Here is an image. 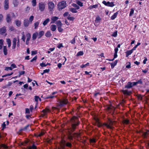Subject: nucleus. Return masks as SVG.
I'll return each instance as SVG.
<instances>
[{"mask_svg": "<svg viewBox=\"0 0 149 149\" xmlns=\"http://www.w3.org/2000/svg\"><path fill=\"white\" fill-rule=\"evenodd\" d=\"M70 122L71 127L70 128V130L71 132L68 136V139L70 141H72L73 140V135H72V133L75 131L76 127L79 125L80 121L76 116H73L71 118Z\"/></svg>", "mask_w": 149, "mask_h": 149, "instance_id": "1", "label": "nucleus"}, {"mask_svg": "<svg viewBox=\"0 0 149 149\" xmlns=\"http://www.w3.org/2000/svg\"><path fill=\"white\" fill-rule=\"evenodd\" d=\"M96 123L95 124L98 127H106L107 128L109 129H112V125L113 124V121L110 118H108V120L107 123H100L99 121V120L98 118L96 119Z\"/></svg>", "mask_w": 149, "mask_h": 149, "instance_id": "2", "label": "nucleus"}, {"mask_svg": "<svg viewBox=\"0 0 149 149\" xmlns=\"http://www.w3.org/2000/svg\"><path fill=\"white\" fill-rule=\"evenodd\" d=\"M66 6L67 3L66 1H63L58 3L57 6V7L58 10L59 11H61L65 8Z\"/></svg>", "mask_w": 149, "mask_h": 149, "instance_id": "3", "label": "nucleus"}, {"mask_svg": "<svg viewBox=\"0 0 149 149\" xmlns=\"http://www.w3.org/2000/svg\"><path fill=\"white\" fill-rule=\"evenodd\" d=\"M46 3L45 2H41L38 4L39 10L41 12L44 11L45 9Z\"/></svg>", "mask_w": 149, "mask_h": 149, "instance_id": "4", "label": "nucleus"}, {"mask_svg": "<svg viewBox=\"0 0 149 149\" xmlns=\"http://www.w3.org/2000/svg\"><path fill=\"white\" fill-rule=\"evenodd\" d=\"M47 5L49 11L50 12L52 11L55 7L54 3L50 1L48 3Z\"/></svg>", "mask_w": 149, "mask_h": 149, "instance_id": "5", "label": "nucleus"}, {"mask_svg": "<svg viewBox=\"0 0 149 149\" xmlns=\"http://www.w3.org/2000/svg\"><path fill=\"white\" fill-rule=\"evenodd\" d=\"M102 3L105 6L108 7H113L114 6L113 2H110L108 1L106 2L104 0L102 2Z\"/></svg>", "mask_w": 149, "mask_h": 149, "instance_id": "6", "label": "nucleus"}, {"mask_svg": "<svg viewBox=\"0 0 149 149\" xmlns=\"http://www.w3.org/2000/svg\"><path fill=\"white\" fill-rule=\"evenodd\" d=\"M51 111L50 109L47 108H46L45 109H43L41 112L43 113V114H41L42 117H43L46 116L48 112H49Z\"/></svg>", "mask_w": 149, "mask_h": 149, "instance_id": "7", "label": "nucleus"}, {"mask_svg": "<svg viewBox=\"0 0 149 149\" xmlns=\"http://www.w3.org/2000/svg\"><path fill=\"white\" fill-rule=\"evenodd\" d=\"M129 123V120L127 119H126L122 115V124L123 123L124 124H128Z\"/></svg>", "mask_w": 149, "mask_h": 149, "instance_id": "8", "label": "nucleus"}, {"mask_svg": "<svg viewBox=\"0 0 149 149\" xmlns=\"http://www.w3.org/2000/svg\"><path fill=\"white\" fill-rule=\"evenodd\" d=\"M115 110V107L112 106L111 105L109 106L107 108V110L110 112L111 113H114Z\"/></svg>", "mask_w": 149, "mask_h": 149, "instance_id": "9", "label": "nucleus"}, {"mask_svg": "<svg viewBox=\"0 0 149 149\" xmlns=\"http://www.w3.org/2000/svg\"><path fill=\"white\" fill-rule=\"evenodd\" d=\"M68 102V101L66 99H63L62 100H61L59 102L60 105L61 106H63L67 104Z\"/></svg>", "mask_w": 149, "mask_h": 149, "instance_id": "10", "label": "nucleus"}, {"mask_svg": "<svg viewBox=\"0 0 149 149\" xmlns=\"http://www.w3.org/2000/svg\"><path fill=\"white\" fill-rule=\"evenodd\" d=\"M57 93V91H55L54 92H52V95H49L48 96H47V97H44V98L45 99H48L49 98H51L52 99L54 98L55 97V96L54 95V94H56Z\"/></svg>", "mask_w": 149, "mask_h": 149, "instance_id": "11", "label": "nucleus"}, {"mask_svg": "<svg viewBox=\"0 0 149 149\" xmlns=\"http://www.w3.org/2000/svg\"><path fill=\"white\" fill-rule=\"evenodd\" d=\"M122 93H123L125 95H129L132 93V91L127 90H122Z\"/></svg>", "mask_w": 149, "mask_h": 149, "instance_id": "12", "label": "nucleus"}, {"mask_svg": "<svg viewBox=\"0 0 149 149\" xmlns=\"http://www.w3.org/2000/svg\"><path fill=\"white\" fill-rule=\"evenodd\" d=\"M66 143V141L65 140L63 139H62L61 142L62 149H65V145Z\"/></svg>", "mask_w": 149, "mask_h": 149, "instance_id": "13", "label": "nucleus"}, {"mask_svg": "<svg viewBox=\"0 0 149 149\" xmlns=\"http://www.w3.org/2000/svg\"><path fill=\"white\" fill-rule=\"evenodd\" d=\"M29 22L27 19H25L24 21V26L27 27L29 25Z\"/></svg>", "mask_w": 149, "mask_h": 149, "instance_id": "14", "label": "nucleus"}, {"mask_svg": "<svg viewBox=\"0 0 149 149\" xmlns=\"http://www.w3.org/2000/svg\"><path fill=\"white\" fill-rule=\"evenodd\" d=\"M6 27L5 26L3 27L0 29V34L3 35L6 32Z\"/></svg>", "mask_w": 149, "mask_h": 149, "instance_id": "15", "label": "nucleus"}, {"mask_svg": "<svg viewBox=\"0 0 149 149\" xmlns=\"http://www.w3.org/2000/svg\"><path fill=\"white\" fill-rule=\"evenodd\" d=\"M58 19V17L57 16H53L51 18V24L54 23Z\"/></svg>", "mask_w": 149, "mask_h": 149, "instance_id": "16", "label": "nucleus"}, {"mask_svg": "<svg viewBox=\"0 0 149 149\" xmlns=\"http://www.w3.org/2000/svg\"><path fill=\"white\" fill-rule=\"evenodd\" d=\"M6 20L7 22L8 23H10L11 21V16L10 14H9L7 15Z\"/></svg>", "mask_w": 149, "mask_h": 149, "instance_id": "17", "label": "nucleus"}, {"mask_svg": "<svg viewBox=\"0 0 149 149\" xmlns=\"http://www.w3.org/2000/svg\"><path fill=\"white\" fill-rule=\"evenodd\" d=\"M45 33V32L43 31H41L39 32L38 34V39H40L42 36H43Z\"/></svg>", "mask_w": 149, "mask_h": 149, "instance_id": "18", "label": "nucleus"}, {"mask_svg": "<svg viewBox=\"0 0 149 149\" xmlns=\"http://www.w3.org/2000/svg\"><path fill=\"white\" fill-rule=\"evenodd\" d=\"M38 33L36 31L35 33H33L32 35V40H35L36 39L38 36Z\"/></svg>", "mask_w": 149, "mask_h": 149, "instance_id": "19", "label": "nucleus"}, {"mask_svg": "<svg viewBox=\"0 0 149 149\" xmlns=\"http://www.w3.org/2000/svg\"><path fill=\"white\" fill-rule=\"evenodd\" d=\"M132 87V82L130 81H129L128 82L127 84L125 86V88H130Z\"/></svg>", "mask_w": 149, "mask_h": 149, "instance_id": "20", "label": "nucleus"}, {"mask_svg": "<svg viewBox=\"0 0 149 149\" xmlns=\"http://www.w3.org/2000/svg\"><path fill=\"white\" fill-rule=\"evenodd\" d=\"M27 149H37V148L34 142L32 146H29L27 147Z\"/></svg>", "mask_w": 149, "mask_h": 149, "instance_id": "21", "label": "nucleus"}, {"mask_svg": "<svg viewBox=\"0 0 149 149\" xmlns=\"http://www.w3.org/2000/svg\"><path fill=\"white\" fill-rule=\"evenodd\" d=\"M50 30L52 31H55L56 29V26L54 24L52 25L50 27Z\"/></svg>", "mask_w": 149, "mask_h": 149, "instance_id": "22", "label": "nucleus"}, {"mask_svg": "<svg viewBox=\"0 0 149 149\" xmlns=\"http://www.w3.org/2000/svg\"><path fill=\"white\" fill-rule=\"evenodd\" d=\"M15 22L16 25L18 27H19L20 26L21 24V22L18 19H16L15 20Z\"/></svg>", "mask_w": 149, "mask_h": 149, "instance_id": "23", "label": "nucleus"}, {"mask_svg": "<svg viewBox=\"0 0 149 149\" xmlns=\"http://www.w3.org/2000/svg\"><path fill=\"white\" fill-rule=\"evenodd\" d=\"M117 60H116L113 62H112L110 63L111 67L112 69L113 68L115 67V66L116 65L117 63Z\"/></svg>", "mask_w": 149, "mask_h": 149, "instance_id": "24", "label": "nucleus"}, {"mask_svg": "<svg viewBox=\"0 0 149 149\" xmlns=\"http://www.w3.org/2000/svg\"><path fill=\"white\" fill-rule=\"evenodd\" d=\"M29 124L26 125V126H25L24 128H20L19 130V131L21 132L22 131H25L27 130V128L29 127Z\"/></svg>", "mask_w": 149, "mask_h": 149, "instance_id": "25", "label": "nucleus"}, {"mask_svg": "<svg viewBox=\"0 0 149 149\" xmlns=\"http://www.w3.org/2000/svg\"><path fill=\"white\" fill-rule=\"evenodd\" d=\"M133 51L131 49L130 50H127L126 52V57H127L129 55L131 54L133 52Z\"/></svg>", "mask_w": 149, "mask_h": 149, "instance_id": "26", "label": "nucleus"}, {"mask_svg": "<svg viewBox=\"0 0 149 149\" xmlns=\"http://www.w3.org/2000/svg\"><path fill=\"white\" fill-rule=\"evenodd\" d=\"M52 36L50 31H47L45 34V36L47 38H49Z\"/></svg>", "mask_w": 149, "mask_h": 149, "instance_id": "27", "label": "nucleus"}, {"mask_svg": "<svg viewBox=\"0 0 149 149\" xmlns=\"http://www.w3.org/2000/svg\"><path fill=\"white\" fill-rule=\"evenodd\" d=\"M7 49L6 46H3V52L5 55H6L7 54Z\"/></svg>", "mask_w": 149, "mask_h": 149, "instance_id": "28", "label": "nucleus"}, {"mask_svg": "<svg viewBox=\"0 0 149 149\" xmlns=\"http://www.w3.org/2000/svg\"><path fill=\"white\" fill-rule=\"evenodd\" d=\"M116 104V108L118 109H120V105L121 104V101L120 100L118 101L117 100Z\"/></svg>", "mask_w": 149, "mask_h": 149, "instance_id": "29", "label": "nucleus"}, {"mask_svg": "<svg viewBox=\"0 0 149 149\" xmlns=\"http://www.w3.org/2000/svg\"><path fill=\"white\" fill-rule=\"evenodd\" d=\"M76 3L78 5V6H79L80 7H82L83 6V3L81 2L79 0H76Z\"/></svg>", "mask_w": 149, "mask_h": 149, "instance_id": "30", "label": "nucleus"}, {"mask_svg": "<svg viewBox=\"0 0 149 149\" xmlns=\"http://www.w3.org/2000/svg\"><path fill=\"white\" fill-rule=\"evenodd\" d=\"M118 51V49L117 48H115L114 49V58H116L117 57V53Z\"/></svg>", "mask_w": 149, "mask_h": 149, "instance_id": "31", "label": "nucleus"}, {"mask_svg": "<svg viewBox=\"0 0 149 149\" xmlns=\"http://www.w3.org/2000/svg\"><path fill=\"white\" fill-rule=\"evenodd\" d=\"M50 19L49 18H48L45 19L43 22V25L45 26L49 22Z\"/></svg>", "mask_w": 149, "mask_h": 149, "instance_id": "32", "label": "nucleus"}, {"mask_svg": "<svg viewBox=\"0 0 149 149\" xmlns=\"http://www.w3.org/2000/svg\"><path fill=\"white\" fill-rule=\"evenodd\" d=\"M65 146L68 147L70 148H71L72 146V144L70 142H67L65 144Z\"/></svg>", "mask_w": 149, "mask_h": 149, "instance_id": "33", "label": "nucleus"}, {"mask_svg": "<svg viewBox=\"0 0 149 149\" xmlns=\"http://www.w3.org/2000/svg\"><path fill=\"white\" fill-rule=\"evenodd\" d=\"M13 3L15 6L16 7L19 4V2L17 0H13Z\"/></svg>", "mask_w": 149, "mask_h": 149, "instance_id": "34", "label": "nucleus"}, {"mask_svg": "<svg viewBox=\"0 0 149 149\" xmlns=\"http://www.w3.org/2000/svg\"><path fill=\"white\" fill-rule=\"evenodd\" d=\"M40 22L39 21H37L35 22L34 24V29H37L39 24Z\"/></svg>", "mask_w": 149, "mask_h": 149, "instance_id": "35", "label": "nucleus"}, {"mask_svg": "<svg viewBox=\"0 0 149 149\" xmlns=\"http://www.w3.org/2000/svg\"><path fill=\"white\" fill-rule=\"evenodd\" d=\"M7 42L8 45V47H10L11 45V41L10 40L9 38L7 39Z\"/></svg>", "mask_w": 149, "mask_h": 149, "instance_id": "36", "label": "nucleus"}, {"mask_svg": "<svg viewBox=\"0 0 149 149\" xmlns=\"http://www.w3.org/2000/svg\"><path fill=\"white\" fill-rule=\"evenodd\" d=\"M56 24L57 26H62V23L61 22L60 20H58L56 22Z\"/></svg>", "mask_w": 149, "mask_h": 149, "instance_id": "37", "label": "nucleus"}, {"mask_svg": "<svg viewBox=\"0 0 149 149\" xmlns=\"http://www.w3.org/2000/svg\"><path fill=\"white\" fill-rule=\"evenodd\" d=\"M26 36L27 38L26 40L27 41H29L31 37V35L30 33H28L26 34Z\"/></svg>", "mask_w": 149, "mask_h": 149, "instance_id": "38", "label": "nucleus"}, {"mask_svg": "<svg viewBox=\"0 0 149 149\" xmlns=\"http://www.w3.org/2000/svg\"><path fill=\"white\" fill-rule=\"evenodd\" d=\"M117 12L115 13L113 15H112L111 17V20L114 19L117 17Z\"/></svg>", "mask_w": 149, "mask_h": 149, "instance_id": "39", "label": "nucleus"}, {"mask_svg": "<svg viewBox=\"0 0 149 149\" xmlns=\"http://www.w3.org/2000/svg\"><path fill=\"white\" fill-rule=\"evenodd\" d=\"M80 134L79 133H74L73 134V136L74 137L78 138L80 136Z\"/></svg>", "mask_w": 149, "mask_h": 149, "instance_id": "40", "label": "nucleus"}, {"mask_svg": "<svg viewBox=\"0 0 149 149\" xmlns=\"http://www.w3.org/2000/svg\"><path fill=\"white\" fill-rule=\"evenodd\" d=\"M72 6L73 7H74L77 10H78L80 8V7H79V6H78V5H77L76 4V3H73L72 4Z\"/></svg>", "mask_w": 149, "mask_h": 149, "instance_id": "41", "label": "nucleus"}, {"mask_svg": "<svg viewBox=\"0 0 149 149\" xmlns=\"http://www.w3.org/2000/svg\"><path fill=\"white\" fill-rule=\"evenodd\" d=\"M76 10V9L74 8H71L70 9V11L73 13H76L77 12V11Z\"/></svg>", "mask_w": 149, "mask_h": 149, "instance_id": "42", "label": "nucleus"}, {"mask_svg": "<svg viewBox=\"0 0 149 149\" xmlns=\"http://www.w3.org/2000/svg\"><path fill=\"white\" fill-rule=\"evenodd\" d=\"M98 6L97 4H95L93 5H91L89 7L90 9H91L93 8H96L98 7Z\"/></svg>", "mask_w": 149, "mask_h": 149, "instance_id": "43", "label": "nucleus"}, {"mask_svg": "<svg viewBox=\"0 0 149 149\" xmlns=\"http://www.w3.org/2000/svg\"><path fill=\"white\" fill-rule=\"evenodd\" d=\"M3 45V40L1 39L0 40V49L2 48V46Z\"/></svg>", "mask_w": 149, "mask_h": 149, "instance_id": "44", "label": "nucleus"}, {"mask_svg": "<svg viewBox=\"0 0 149 149\" xmlns=\"http://www.w3.org/2000/svg\"><path fill=\"white\" fill-rule=\"evenodd\" d=\"M101 19V18H100L99 16H98L97 17H96L95 19V22L96 23H98Z\"/></svg>", "mask_w": 149, "mask_h": 149, "instance_id": "45", "label": "nucleus"}, {"mask_svg": "<svg viewBox=\"0 0 149 149\" xmlns=\"http://www.w3.org/2000/svg\"><path fill=\"white\" fill-rule=\"evenodd\" d=\"M84 54V52L83 51H80L78 52L76 56H82Z\"/></svg>", "mask_w": 149, "mask_h": 149, "instance_id": "46", "label": "nucleus"}, {"mask_svg": "<svg viewBox=\"0 0 149 149\" xmlns=\"http://www.w3.org/2000/svg\"><path fill=\"white\" fill-rule=\"evenodd\" d=\"M126 68L128 69H129L131 68V63L130 62H128L126 63Z\"/></svg>", "mask_w": 149, "mask_h": 149, "instance_id": "47", "label": "nucleus"}, {"mask_svg": "<svg viewBox=\"0 0 149 149\" xmlns=\"http://www.w3.org/2000/svg\"><path fill=\"white\" fill-rule=\"evenodd\" d=\"M90 142L91 143H96V139H95L93 138L90 139Z\"/></svg>", "mask_w": 149, "mask_h": 149, "instance_id": "48", "label": "nucleus"}, {"mask_svg": "<svg viewBox=\"0 0 149 149\" xmlns=\"http://www.w3.org/2000/svg\"><path fill=\"white\" fill-rule=\"evenodd\" d=\"M134 9L133 8H132L130 9V12L129 16L131 17L132 16L134 13Z\"/></svg>", "mask_w": 149, "mask_h": 149, "instance_id": "49", "label": "nucleus"}, {"mask_svg": "<svg viewBox=\"0 0 149 149\" xmlns=\"http://www.w3.org/2000/svg\"><path fill=\"white\" fill-rule=\"evenodd\" d=\"M89 63H87L85 64H82L80 66V67L81 68H83L84 67H86L87 66H89Z\"/></svg>", "mask_w": 149, "mask_h": 149, "instance_id": "50", "label": "nucleus"}, {"mask_svg": "<svg viewBox=\"0 0 149 149\" xmlns=\"http://www.w3.org/2000/svg\"><path fill=\"white\" fill-rule=\"evenodd\" d=\"M32 5L33 6H35L36 5V0H32Z\"/></svg>", "mask_w": 149, "mask_h": 149, "instance_id": "51", "label": "nucleus"}, {"mask_svg": "<svg viewBox=\"0 0 149 149\" xmlns=\"http://www.w3.org/2000/svg\"><path fill=\"white\" fill-rule=\"evenodd\" d=\"M0 146L5 149H8V147L6 145L4 144H1L0 145Z\"/></svg>", "mask_w": 149, "mask_h": 149, "instance_id": "52", "label": "nucleus"}, {"mask_svg": "<svg viewBox=\"0 0 149 149\" xmlns=\"http://www.w3.org/2000/svg\"><path fill=\"white\" fill-rule=\"evenodd\" d=\"M62 26H58V31L59 32H62L63 31V29L61 28Z\"/></svg>", "mask_w": 149, "mask_h": 149, "instance_id": "53", "label": "nucleus"}, {"mask_svg": "<svg viewBox=\"0 0 149 149\" xmlns=\"http://www.w3.org/2000/svg\"><path fill=\"white\" fill-rule=\"evenodd\" d=\"M13 74V73L12 72H11L10 73L6 74H5V75H3L2 76V77H7L8 76H10V75H12Z\"/></svg>", "mask_w": 149, "mask_h": 149, "instance_id": "54", "label": "nucleus"}, {"mask_svg": "<svg viewBox=\"0 0 149 149\" xmlns=\"http://www.w3.org/2000/svg\"><path fill=\"white\" fill-rule=\"evenodd\" d=\"M37 58V56H36L34 58H33L30 61V62H32L33 61H36V59Z\"/></svg>", "mask_w": 149, "mask_h": 149, "instance_id": "55", "label": "nucleus"}, {"mask_svg": "<svg viewBox=\"0 0 149 149\" xmlns=\"http://www.w3.org/2000/svg\"><path fill=\"white\" fill-rule=\"evenodd\" d=\"M148 132H149V130H148L147 132L144 133L143 135L145 137H146L147 136H149V133Z\"/></svg>", "mask_w": 149, "mask_h": 149, "instance_id": "56", "label": "nucleus"}, {"mask_svg": "<svg viewBox=\"0 0 149 149\" xmlns=\"http://www.w3.org/2000/svg\"><path fill=\"white\" fill-rule=\"evenodd\" d=\"M34 18V17L32 15L30 16L29 18V22H30L31 23L32 22V21H33Z\"/></svg>", "mask_w": 149, "mask_h": 149, "instance_id": "57", "label": "nucleus"}, {"mask_svg": "<svg viewBox=\"0 0 149 149\" xmlns=\"http://www.w3.org/2000/svg\"><path fill=\"white\" fill-rule=\"evenodd\" d=\"M22 34L23 35H22V40L24 42L25 41V35L24 34V32H22Z\"/></svg>", "mask_w": 149, "mask_h": 149, "instance_id": "58", "label": "nucleus"}, {"mask_svg": "<svg viewBox=\"0 0 149 149\" xmlns=\"http://www.w3.org/2000/svg\"><path fill=\"white\" fill-rule=\"evenodd\" d=\"M13 68L11 67H6L5 68V70L6 71L12 70Z\"/></svg>", "mask_w": 149, "mask_h": 149, "instance_id": "59", "label": "nucleus"}, {"mask_svg": "<svg viewBox=\"0 0 149 149\" xmlns=\"http://www.w3.org/2000/svg\"><path fill=\"white\" fill-rule=\"evenodd\" d=\"M39 98V97L38 96H35V101L37 103L38 102V99Z\"/></svg>", "mask_w": 149, "mask_h": 149, "instance_id": "60", "label": "nucleus"}, {"mask_svg": "<svg viewBox=\"0 0 149 149\" xmlns=\"http://www.w3.org/2000/svg\"><path fill=\"white\" fill-rule=\"evenodd\" d=\"M67 19L70 21H73L74 18L73 17H67Z\"/></svg>", "mask_w": 149, "mask_h": 149, "instance_id": "61", "label": "nucleus"}, {"mask_svg": "<svg viewBox=\"0 0 149 149\" xmlns=\"http://www.w3.org/2000/svg\"><path fill=\"white\" fill-rule=\"evenodd\" d=\"M57 47L59 48L60 49L61 47H63V44L62 43H59Z\"/></svg>", "mask_w": 149, "mask_h": 149, "instance_id": "62", "label": "nucleus"}, {"mask_svg": "<svg viewBox=\"0 0 149 149\" xmlns=\"http://www.w3.org/2000/svg\"><path fill=\"white\" fill-rule=\"evenodd\" d=\"M40 65L42 67H46L47 66V65H46L45 63L42 62V63L40 64Z\"/></svg>", "mask_w": 149, "mask_h": 149, "instance_id": "63", "label": "nucleus"}, {"mask_svg": "<svg viewBox=\"0 0 149 149\" xmlns=\"http://www.w3.org/2000/svg\"><path fill=\"white\" fill-rule=\"evenodd\" d=\"M45 132L43 131H41L40 133L38 135V136L40 137L42 136L45 134Z\"/></svg>", "mask_w": 149, "mask_h": 149, "instance_id": "64", "label": "nucleus"}]
</instances>
